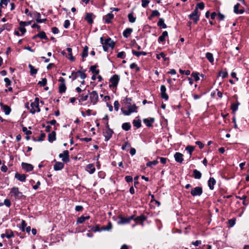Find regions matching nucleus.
I'll list each match as a JSON object with an SVG mask.
<instances>
[{
    "instance_id": "1",
    "label": "nucleus",
    "mask_w": 249,
    "mask_h": 249,
    "mask_svg": "<svg viewBox=\"0 0 249 249\" xmlns=\"http://www.w3.org/2000/svg\"><path fill=\"white\" fill-rule=\"evenodd\" d=\"M131 101V99L130 98H126V107L127 110H124L123 108H121L123 113L125 115L128 116L130 115L132 113L137 112V109L138 107L136 106L135 104L132 105L130 103Z\"/></svg>"
},
{
    "instance_id": "2",
    "label": "nucleus",
    "mask_w": 249,
    "mask_h": 249,
    "mask_svg": "<svg viewBox=\"0 0 249 249\" xmlns=\"http://www.w3.org/2000/svg\"><path fill=\"white\" fill-rule=\"evenodd\" d=\"M10 193L14 196L16 199H20L22 197H25L22 193L19 192L18 188L16 187H13L11 189Z\"/></svg>"
},
{
    "instance_id": "3",
    "label": "nucleus",
    "mask_w": 249,
    "mask_h": 249,
    "mask_svg": "<svg viewBox=\"0 0 249 249\" xmlns=\"http://www.w3.org/2000/svg\"><path fill=\"white\" fill-rule=\"evenodd\" d=\"M119 220L117 222L118 225H123L127 223H129L130 221L134 219V216L132 215L128 218H125L122 216L118 217Z\"/></svg>"
},
{
    "instance_id": "4",
    "label": "nucleus",
    "mask_w": 249,
    "mask_h": 249,
    "mask_svg": "<svg viewBox=\"0 0 249 249\" xmlns=\"http://www.w3.org/2000/svg\"><path fill=\"white\" fill-rule=\"evenodd\" d=\"M200 13L197 9H195L194 11L189 15V18L194 20L195 23H197L199 20Z\"/></svg>"
},
{
    "instance_id": "5",
    "label": "nucleus",
    "mask_w": 249,
    "mask_h": 249,
    "mask_svg": "<svg viewBox=\"0 0 249 249\" xmlns=\"http://www.w3.org/2000/svg\"><path fill=\"white\" fill-rule=\"evenodd\" d=\"M89 99L91 103L95 105L98 101V95L96 91L89 93Z\"/></svg>"
},
{
    "instance_id": "6",
    "label": "nucleus",
    "mask_w": 249,
    "mask_h": 249,
    "mask_svg": "<svg viewBox=\"0 0 249 249\" xmlns=\"http://www.w3.org/2000/svg\"><path fill=\"white\" fill-rule=\"evenodd\" d=\"M58 81L60 82V83L59 85V92L61 93H64L65 92L66 89L65 79L61 77L59 79Z\"/></svg>"
},
{
    "instance_id": "7",
    "label": "nucleus",
    "mask_w": 249,
    "mask_h": 249,
    "mask_svg": "<svg viewBox=\"0 0 249 249\" xmlns=\"http://www.w3.org/2000/svg\"><path fill=\"white\" fill-rule=\"evenodd\" d=\"M29 15H30V16L31 17H34V18H36V20L37 22L42 23V22H44L46 20V18L41 19L40 14L37 12H34L32 13H29Z\"/></svg>"
},
{
    "instance_id": "8",
    "label": "nucleus",
    "mask_w": 249,
    "mask_h": 249,
    "mask_svg": "<svg viewBox=\"0 0 249 249\" xmlns=\"http://www.w3.org/2000/svg\"><path fill=\"white\" fill-rule=\"evenodd\" d=\"M59 158H61L62 160L64 162H68L70 161L69 152L68 150H65L62 153L59 155Z\"/></svg>"
},
{
    "instance_id": "9",
    "label": "nucleus",
    "mask_w": 249,
    "mask_h": 249,
    "mask_svg": "<svg viewBox=\"0 0 249 249\" xmlns=\"http://www.w3.org/2000/svg\"><path fill=\"white\" fill-rule=\"evenodd\" d=\"M203 192L202 189L200 187H196L191 191V194L193 196H200Z\"/></svg>"
},
{
    "instance_id": "10",
    "label": "nucleus",
    "mask_w": 249,
    "mask_h": 249,
    "mask_svg": "<svg viewBox=\"0 0 249 249\" xmlns=\"http://www.w3.org/2000/svg\"><path fill=\"white\" fill-rule=\"evenodd\" d=\"M31 109H30V112L32 114H35L36 111L40 112V109L39 107V104L36 103H31Z\"/></svg>"
},
{
    "instance_id": "11",
    "label": "nucleus",
    "mask_w": 249,
    "mask_h": 249,
    "mask_svg": "<svg viewBox=\"0 0 249 249\" xmlns=\"http://www.w3.org/2000/svg\"><path fill=\"white\" fill-rule=\"evenodd\" d=\"M119 77L117 75H114L110 79V82L111 83L110 86L116 87L119 81Z\"/></svg>"
},
{
    "instance_id": "12",
    "label": "nucleus",
    "mask_w": 249,
    "mask_h": 249,
    "mask_svg": "<svg viewBox=\"0 0 249 249\" xmlns=\"http://www.w3.org/2000/svg\"><path fill=\"white\" fill-rule=\"evenodd\" d=\"M113 131L109 128L107 127L104 132V135L105 137V141H107L111 137Z\"/></svg>"
},
{
    "instance_id": "13",
    "label": "nucleus",
    "mask_w": 249,
    "mask_h": 249,
    "mask_svg": "<svg viewBox=\"0 0 249 249\" xmlns=\"http://www.w3.org/2000/svg\"><path fill=\"white\" fill-rule=\"evenodd\" d=\"M160 94H161V97L162 99H165V100H167L168 99V96L167 94L166 91V89L164 85H161L160 86Z\"/></svg>"
},
{
    "instance_id": "14",
    "label": "nucleus",
    "mask_w": 249,
    "mask_h": 249,
    "mask_svg": "<svg viewBox=\"0 0 249 249\" xmlns=\"http://www.w3.org/2000/svg\"><path fill=\"white\" fill-rule=\"evenodd\" d=\"M101 41L103 44H105L106 45H107L109 47L113 48L114 46V42L111 39V38H109L105 40V42H103V38L102 37L100 38Z\"/></svg>"
},
{
    "instance_id": "15",
    "label": "nucleus",
    "mask_w": 249,
    "mask_h": 249,
    "mask_svg": "<svg viewBox=\"0 0 249 249\" xmlns=\"http://www.w3.org/2000/svg\"><path fill=\"white\" fill-rule=\"evenodd\" d=\"M22 168L26 170L27 172H29L33 170L34 167L33 166L28 163L22 162L21 163Z\"/></svg>"
},
{
    "instance_id": "16",
    "label": "nucleus",
    "mask_w": 249,
    "mask_h": 249,
    "mask_svg": "<svg viewBox=\"0 0 249 249\" xmlns=\"http://www.w3.org/2000/svg\"><path fill=\"white\" fill-rule=\"evenodd\" d=\"M183 154L179 152H176L174 155L175 160L179 163H182L183 161Z\"/></svg>"
},
{
    "instance_id": "17",
    "label": "nucleus",
    "mask_w": 249,
    "mask_h": 249,
    "mask_svg": "<svg viewBox=\"0 0 249 249\" xmlns=\"http://www.w3.org/2000/svg\"><path fill=\"white\" fill-rule=\"evenodd\" d=\"M64 164L61 162H56L54 165V170L55 171H59L64 168Z\"/></svg>"
},
{
    "instance_id": "18",
    "label": "nucleus",
    "mask_w": 249,
    "mask_h": 249,
    "mask_svg": "<svg viewBox=\"0 0 249 249\" xmlns=\"http://www.w3.org/2000/svg\"><path fill=\"white\" fill-rule=\"evenodd\" d=\"M56 140V133L55 131H52L48 134V141L52 142Z\"/></svg>"
},
{
    "instance_id": "19",
    "label": "nucleus",
    "mask_w": 249,
    "mask_h": 249,
    "mask_svg": "<svg viewBox=\"0 0 249 249\" xmlns=\"http://www.w3.org/2000/svg\"><path fill=\"white\" fill-rule=\"evenodd\" d=\"M0 106L3 111L5 112L6 115H9L11 112L10 107L7 106L0 103Z\"/></svg>"
},
{
    "instance_id": "20",
    "label": "nucleus",
    "mask_w": 249,
    "mask_h": 249,
    "mask_svg": "<svg viewBox=\"0 0 249 249\" xmlns=\"http://www.w3.org/2000/svg\"><path fill=\"white\" fill-rule=\"evenodd\" d=\"M15 177L18 180L22 182L25 181L26 179V176L24 174H20L17 173L15 174Z\"/></svg>"
},
{
    "instance_id": "21",
    "label": "nucleus",
    "mask_w": 249,
    "mask_h": 249,
    "mask_svg": "<svg viewBox=\"0 0 249 249\" xmlns=\"http://www.w3.org/2000/svg\"><path fill=\"white\" fill-rule=\"evenodd\" d=\"M86 170L89 174H93L95 170V168L93 164H89L86 167Z\"/></svg>"
},
{
    "instance_id": "22",
    "label": "nucleus",
    "mask_w": 249,
    "mask_h": 249,
    "mask_svg": "<svg viewBox=\"0 0 249 249\" xmlns=\"http://www.w3.org/2000/svg\"><path fill=\"white\" fill-rule=\"evenodd\" d=\"M133 32V29L132 28H126L125 30H124L123 32V36L127 38L129 36L130 34Z\"/></svg>"
},
{
    "instance_id": "23",
    "label": "nucleus",
    "mask_w": 249,
    "mask_h": 249,
    "mask_svg": "<svg viewBox=\"0 0 249 249\" xmlns=\"http://www.w3.org/2000/svg\"><path fill=\"white\" fill-rule=\"evenodd\" d=\"M93 15L92 13H87L85 19L89 24H92L93 23Z\"/></svg>"
},
{
    "instance_id": "24",
    "label": "nucleus",
    "mask_w": 249,
    "mask_h": 249,
    "mask_svg": "<svg viewBox=\"0 0 249 249\" xmlns=\"http://www.w3.org/2000/svg\"><path fill=\"white\" fill-rule=\"evenodd\" d=\"M216 183L215 180L213 178H210L208 180V186L211 190H213L214 185Z\"/></svg>"
},
{
    "instance_id": "25",
    "label": "nucleus",
    "mask_w": 249,
    "mask_h": 249,
    "mask_svg": "<svg viewBox=\"0 0 249 249\" xmlns=\"http://www.w3.org/2000/svg\"><path fill=\"white\" fill-rule=\"evenodd\" d=\"M154 119L153 118H151L150 119H144L143 120V123L148 127L151 126L152 124L154 123Z\"/></svg>"
},
{
    "instance_id": "26",
    "label": "nucleus",
    "mask_w": 249,
    "mask_h": 249,
    "mask_svg": "<svg viewBox=\"0 0 249 249\" xmlns=\"http://www.w3.org/2000/svg\"><path fill=\"white\" fill-rule=\"evenodd\" d=\"M239 6H240V4L239 3H237L236 4H235L234 6V12L236 14H243L244 12V10L243 9H240V10H239Z\"/></svg>"
},
{
    "instance_id": "27",
    "label": "nucleus",
    "mask_w": 249,
    "mask_h": 249,
    "mask_svg": "<svg viewBox=\"0 0 249 249\" xmlns=\"http://www.w3.org/2000/svg\"><path fill=\"white\" fill-rule=\"evenodd\" d=\"M168 36V32L167 31H164L162 35L159 37L158 41L159 42H163L165 40V37Z\"/></svg>"
},
{
    "instance_id": "28",
    "label": "nucleus",
    "mask_w": 249,
    "mask_h": 249,
    "mask_svg": "<svg viewBox=\"0 0 249 249\" xmlns=\"http://www.w3.org/2000/svg\"><path fill=\"white\" fill-rule=\"evenodd\" d=\"M114 15L111 13H108L107 15L105 18V22L109 23L111 22V19L113 18Z\"/></svg>"
},
{
    "instance_id": "29",
    "label": "nucleus",
    "mask_w": 249,
    "mask_h": 249,
    "mask_svg": "<svg viewBox=\"0 0 249 249\" xmlns=\"http://www.w3.org/2000/svg\"><path fill=\"white\" fill-rule=\"evenodd\" d=\"M89 218H90V216L89 215L87 216H81L78 218L77 223H83L85 220H88L89 219Z\"/></svg>"
},
{
    "instance_id": "30",
    "label": "nucleus",
    "mask_w": 249,
    "mask_h": 249,
    "mask_svg": "<svg viewBox=\"0 0 249 249\" xmlns=\"http://www.w3.org/2000/svg\"><path fill=\"white\" fill-rule=\"evenodd\" d=\"M159 26H160L162 28L165 29L167 27L166 25L164 23V21L163 18H160L157 23Z\"/></svg>"
},
{
    "instance_id": "31",
    "label": "nucleus",
    "mask_w": 249,
    "mask_h": 249,
    "mask_svg": "<svg viewBox=\"0 0 249 249\" xmlns=\"http://www.w3.org/2000/svg\"><path fill=\"white\" fill-rule=\"evenodd\" d=\"M206 57L207 58V59L209 60V61L210 63H213V62L214 61V59L213 57V55L212 53H206Z\"/></svg>"
},
{
    "instance_id": "32",
    "label": "nucleus",
    "mask_w": 249,
    "mask_h": 249,
    "mask_svg": "<svg viewBox=\"0 0 249 249\" xmlns=\"http://www.w3.org/2000/svg\"><path fill=\"white\" fill-rule=\"evenodd\" d=\"M194 177L196 179H200L201 177V173L196 169H195L193 171Z\"/></svg>"
},
{
    "instance_id": "33",
    "label": "nucleus",
    "mask_w": 249,
    "mask_h": 249,
    "mask_svg": "<svg viewBox=\"0 0 249 249\" xmlns=\"http://www.w3.org/2000/svg\"><path fill=\"white\" fill-rule=\"evenodd\" d=\"M132 53L137 57H139L141 55H146L147 54L145 52H137L135 50H132Z\"/></svg>"
},
{
    "instance_id": "34",
    "label": "nucleus",
    "mask_w": 249,
    "mask_h": 249,
    "mask_svg": "<svg viewBox=\"0 0 249 249\" xmlns=\"http://www.w3.org/2000/svg\"><path fill=\"white\" fill-rule=\"evenodd\" d=\"M29 68L30 70V74L32 75L36 74L37 72V70L35 69L31 64L29 65Z\"/></svg>"
},
{
    "instance_id": "35",
    "label": "nucleus",
    "mask_w": 249,
    "mask_h": 249,
    "mask_svg": "<svg viewBox=\"0 0 249 249\" xmlns=\"http://www.w3.org/2000/svg\"><path fill=\"white\" fill-rule=\"evenodd\" d=\"M79 97H80V99H79V103H80L82 102H84V101L87 100L88 97H89V95L88 94H87V95L82 94V95H80L79 96Z\"/></svg>"
},
{
    "instance_id": "36",
    "label": "nucleus",
    "mask_w": 249,
    "mask_h": 249,
    "mask_svg": "<svg viewBox=\"0 0 249 249\" xmlns=\"http://www.w3.org/2000/svg\"><path fill=\"white\" fill-rule=\"evenodd\" d=\"M131 128V125L128 123H125L122 124V128L125 131L129 130Z\"/></svg>"
},
{
    "instance_id": "37",
    "label": "nucleus",
    "mask_w": 249,
    "mask_h": 249,
    "mask_svg": "<svg viewBox=\"0 0 249 249\" xmlns=\"http://www.w3.org/2000/svg\"><path fill=\"white\" fill-rule=\"evenodd\" d=\"M133 220H135L136 222H137V221L142 222L145 220V217L143 215H142L140 216H137L136 217H135V216H134V219Z\"/></svg>"
},
{
    "instance_id": "38",
    "label": "nucleus",
    "mask_w": 249,
    "mask_h": 249,
    "mask_svg": "<svg viewBox=\"0 0 249 249\" xmlns=\"http://www.w3.org/2000/svg\"><path fill=\"white\" fill-rule=\"evenodd\" d=\"M239 105H240V103L238 102H237L236 104H231V109L234 113L237 110L238 106Z\"/></svg>"
},
{
    "instance_id": "39",
    "label": "nucleus",
    "mask_w": 249,
    "mask_h": 249,
    "mask_svg": "<svg viewBox=\"0 0 249 249\" xmlns=\"http://www.w3.org/2000/svg\"><path fill=\"white\" fill-rule=\"evenodd\" d=\"M36 36H38L40 37L41 39H46L47 38V37L44 32H41L39 33H38L36 36H34V38H35Z\"/></svg>"
},
{
    "instance_id": "40",
    "label": "nucleus",
    "mask_w": 249,
    "mask_h": 249,
    "mask_svg": "<svg viewBox=\"0 0 249 249\" xmlns=\"http://www.w3.org/2000/svg\"><path fill=\"white\" fill-rule=\"evenodd\" d=\"M133 124L134 126L137 128H140L141 126V121L140 120H134Z\"/></svg>"
},
{
    "instance_id": "41",
    "label": "nucleus",
    "mask_w": 249,
    "mask_h": 249,
    "mask_svg": "<svg viewBox=\"0 0 249 249\" xmlns=\"http://www.w3.org/2000/svg\"><path fill=\"white\" fill-rule=\"evenodd\" d=\"M6 237L9 239L11 237H14V233L12 231H6L5 232Z\"/></svg>"
},
{
    "instance_id": "42",
    "label": "nucleus",
    "mask_w": 249,
    "mask_h": 249,
    "mask_svg": "<svg viewBox=\"0 0 249 249\" xmlns=\"http://www.w3.org/2000/svg\"><path fill=\"white\" fill-rule=\"evenodd\" d=\"M88 47L87 46H85L83 49V53L82 54V57L83 58L86 57L88 56Z\"/></svg>"
},
{
    "instance_id": "43",
    "label": "nucleus",
    "mask_w": 249,
    "mask_h": 249,
    "mask_svg": "<svg viewBox=\"0 0 249 249\" xmlns=\"http://www.w3.org/2000/svg\"><path fill=\"white\" fill-rule=\"evenodd\" d=\"M97 66L96 65L92 66L90 68V70L95 74H97L99 72V71L98 70H96Z\"/></svg>"
},
{
    "instance_id": "44",
    "label": "nucleus",
    "mask_w": 249,
    "mask_h": 249,
    "mask_svg": "<svg viewBox=\"0 0 249 249\" xmlns=\"http://www.w3.org/2000/svg\"><path fill=\"white\" fill-rule=\"evenodd\" d=\"M185 149L189 153V154L191 156L192 152L195 149V147L191 145H188L186 147Z\"/></svg>"
},
{
    "instance_id": "45",
    "label": "nucleus",
    "mask_w": 249,
    "mask_h": 249,
    "mask_svg": "<svg viewBox=\"0 0 249 249\" xmlns=\"http://www.w3.org/2000/svg\"><path fill=\"white\" fill-rule=\"evenodd\" d=\"M158 161L157 160H154L152 161H149L146 163V166L147 167H151L152 165H156L158 163Z\"/></svg>"
},
{
    "instance_id": "46",
    "label": "nucleus",
    "mask_w": 249,
    "mask_h": 249,
    "mask_svg": "<svg viewBox=\"0 0 249 249\" xmlns=\"http://www.w3.org/2000/svg\"><path fill=\"white\" fill-rule=\"evenodd\" d=\"M128 18L129 22L131 23H134L136 20V18H134L132 13L129 14L128 15Z\"/></svg>"
},
{
    "instance_id": "47",
    "label": "nucleus",
    "mask_w": 249,
    "mask_h": 249,
    "mask_svg": "<svg viewBox=\"0 0 249 249\" xmlns=\"http://www.w3.org/2000/svg\"><path fill=\"white\" fill-rule=\"evenodd\" d=\"M191 75L194 78L196 81H197L199 80V73L196 72H193Z\"/></svg>"
},
{
    "instance_id": "48",
    "label": "nucleus",
    "mask_w": 249,
    "mask_h": 249,
    "mask_svg": "<svg viewBox=\"0 0 249 249\" xmlns=\"http://www.w3.org/2000/svg\"><path fill=\"white\" fill-rule=\"evenodd\" d=\"M47 82V79L44 78L42 79L41 81H39L38 84L40 86L44 87L46 85Z\"/></svg>"
},
{
    "instance_id": "49",
    "label": "nucleus",
    "mask_w": 249,
    "mask_h": 249,
    "mask_svg": "<svg viewBox=\"0 0 249 249\" xmlns=\"http://www.w3.org/2000/svg\"><path fill=\"white\" fill-rule=\"evenodd\" d=\"M204 8V4L203 2H201L198 3L196 5V6L195 9H197V10H198V9L203 10Z\"/></svg>"
},
{
    "instance_id": "50",
    "label": "nucleus",
    "mask_w": 249,
    "mask_h": 249,
    "mask_svg": "<svg viewBox=\"0 0 249 249\" xmlns=\"http://www.w3.org/2000/svg\"><path fill=\"white\" fill-rule=\"evenodd\" d=\"M161 58H163L164 61L167 60V58L165 57V55L163 53H161L157 55V58L160 59Z\"/></svg>"
},
{
    "instance_id": "51",
    "label": "nucleus",
    "mask_w": 249,
    "mask_h": 249,
    "mask_svg": "<svg viewBox=\"0 0 249 249\" xmlns=\"http://www.w3.org/2000/svg\"><path fill=\"white\" fill-rule=\"evenodd\" d=\"M77 72H74V71H73L71 73V75H70L69 76V78H71L72 80H75L77 78Z\"/></svg>"
},
{
    "instance_id": "52",
    "label": "nucleus",
    "mask_w": 249,
    "mask_h": 249,
    "mask_svg": "<svg viewBox=\"0 0 249 249\" xmlns=\"http://www.w3.org/2000/svg\"><path fill=\"white\" fill-rule=\"evenodd\" d=\"M77 75L79 74V76L82 79H84L86 77V75L84 72L80 71H77Z\"/></svg>"
},
{
    "instance_id": "53",
    "label": "nucleus",
    "mask_w": 249,
    "mask_h": 249,
    "mask_svg": "<svg viewBox=\"0 0 249 249\" xmlns=\"http://www.w3.org/2000/svg\"><path fill=\"white\" fill-rule=\"evenodd\" d=\"M130 68L131 69H136V71H140V68L137 66V65L135 63L131 64L130 65Z\"/></svg>"
},
{
    "instance_id": "54",
    "label": "nucleus",
    "mask_w": 249,
    "mask_h": 249,
    "mask_svg": "<svg viewBox=\"0 0 249 249\" xmlns=\"http://www.w3.org/2000/svg\"><path fill=\"white\" fill-rule=\"evenodd\" d=\"M149 3V0H142V6L144 8L146 7Z\"/></svg>"
},
{
    "instance_id": "55",
    "label": "nucleus",
    "mask_w": 249,
    "mask_h": 249,
    "mask_svg": "<svg viewBox=\"0 0 249 249\" xmlns=\"http://www.w3.org/2000/svg\"><path fill=\"white\" fill-rule=\"evenodd\" d=\"M219 75L223 78H224L227 76L228 72L227 71H221L219 72Z\"/></svg>"
},
{
    "instance_id": "56",
    "label": "nucleus",
    "mask_w": 249,
    "mask_h": 249,
    "mask_svg": "<svg viewBox=\"0 0 249 249\" xmlns=\"http://www.w3.org/2000/svg\"><path fill=\"white\" fill-rule=\"evenodd\" d=\"M179 72L180 73L183 74H185L186 75H189L190 74V71L189 70L187 71H183L181 69L179 70Z\"/></svg>"
},
{
    "instance_id": "57",
    "label": "nucleus",
    "mask_w": 249,
    "mask_h": 249,
    "mask_svg": "<svg viewBox=\"0 0 249 249\" xmlns=\"http://www.w3.org/2000/svg\"><path fill=\"white\" fill-rule=\"evenodd\" d=\"M160 15V12L158 10H154L151 15V17H158Z\"/></svg>"
},
{
    "instance_id": "58",
    "label": "nucleus",
    "mask_w": 249,
    "mask_h": 249,
    "mask_svg": "<svg viewBox=\"0 0 249 249\" xmlns=\"http://www.w3.org/2000/svg\"><path fill=\"white\" fill-rule=\"evenodd\" d=\"M31 23V21H20L19 22V25L20 26H25L30 25Z\"/></svg>"
},
{
    "instance_id": "59",
    "label": "nucleus",
    "mask_w": 249,
    "mask_h": 249,
    "mask_svg": "<svg viewBox=\"0 0 249 249\" xmlns=\"http://www.w3.org/2000/svg\"><path fill=\"white\" fill-rule=\"evenodd\" d=\"M4 81L5 82V86L6 87H8V86L10 85L11 84V81L8 78H5L4 79Z\"/></svg>"
},
{
    "instance_id": "60",
    "label": "nucleus",
    "mask_w": 249,
    "mask_h": 249,
    "mask_svg": "<svg viewBox=\"0 0 249 249\" xmlns=\"http://www.w3.org/2000/svg\"><path fill=\"white\" fill-rule=\"evenodd\" d=\"M114 109L117 111L119 110V103L118 101H115L114 103Z\"/></svg>"
},
{
    "instance_id": "61",
    "label": "nucleus",
    "mask_w": 249,
    "mask_h": 249,
    "mask_svg": "<svg viewBox=\"0 0 249 249\" xmlns=\"http://www.w3.org/2000/svg\"><path fill=\"white\" fill-rule=\"evenodd\" d=\"M100 228L99 227V225H96L95 227H93L91 228V230L93 231L96 232V231H100Z\"/></svg>"
},
{
    "instance_id": "62",
    "label": "nucleus",
    "mask_w": 249,
    "mask_h": 249,
    "mask_svg": "<svg viewBox=\"0 0 249 249\" xmlns=\"http://www.w3.org/2000/svg\"><path fill=\"white\" fill-rule=\"evenodd\" d=\"M22 131L26 134V135H30L32 134V132L30 130H28L27 127H23L22 128Z\"/></svg>"
},
{
    "instance_id": "63",
    "label": "nucleus",
    "mask_w": 249,
    "mask_h": 249,
    "mask_svg": "<svg viewBox=\"0 0 249 249\" xmlns=\"http://www.w3.org/2000/svg\"><path fill=\"white\" fill-rule=\"evenodd\" d=\"M228 222H229V224L230 227H233L235 223V219H231L229 220Z\"/></svg>"
},
{
    "instance_id": "64",
    "label": "nucleus",
    "mask_w": 249,
    "mask_h": 249,
    "mask_svg": "<svg viewBox=\"0 0 249 249\" xmlns=\"http://www.w3.org/2000/svg\"><path fill=\"white\" fill-rule=\"evenodd\" d=\"M125 56V53L124 52H121L117 54L118 58H124Z\"/></svg>"
}]
</instances>
